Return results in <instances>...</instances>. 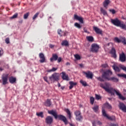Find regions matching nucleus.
I'll return each mask as SVG.
<instances>
[{
	"instance_id": "nucleus-57",
	"label": "nucleus",
	"mask_w": 126,
	"mask_h": 126,
	"mask_svg": "<svg viewBox=\"0 0 126 126\" xmlns=\"http://www.w3.org/2000/svg\"><path fill=\"white\" fill-rule=\"evenodd\" d=\"M3 51L2 50H0V56H1V55H2V53H3Z\"/></svg>"
},
{
	"instance_id": "nucleus-15",
	"label": "nucleus",
	"mask_w": 126,
	"mask_h": 126,
	"mask_svg": "<svg viewBox=\"0 0 126 126\" xmlns=\"http://www.w3.org/2000/svg\"><path fill=\"white\" fill-rule=\"evenodd\" d=\"M74 19H76V20H78L80 22V23L83 24V18L81 17L78 16L76 14L74 15Z\"/></svg>"
},
{
	"instance_id": "nucleus-8",
	"label": "nucleus",
	"mask_w": 126,
	"mask_h": 126,
	"mask_svg": "<svg viewBox=\"0 0 126 126\" xmlns=\"http://www.w3.org/2000/svg\"><path fill=\"white\" fill-rule=\"evenodd\" d=\"M83 73H84V74H85L86 77H87V78H88V79H92L94 75L93 74V73H92V72L90 71H87V72L84 71L83 72Z\"/></svg>"
},
{
	"instance_id": "nucleus-44",
	"label": "nucleus",
	"mask_w": 126,
	"mask_h": 126,
	"mask_svg": "<svg viewBox=\"0 0 126 126\" xmlns=\"http://www.w3.org/2000/svg\"><path fill=\"white\" fill-rule=\"evenodd\" d=\"M74 25L76 27H77V28H79V29H80V28H81V26H80V25L78 24V23H75Z\"/></svg>"
},
{
	"instance_id": "nucleus-13",
	"label": "nucleus",
	"mask_w": 126,
	"mask_h": 126,
	"mask_svg": "<svg viewBox=\"0 0 126 126\" xmlns=\"http://www.w3.org/2000/svg\"><path fill=\"white\" fill-rule=\"evenodd\" d=\"M48 114H50V115H53V117H54L55 119L56 120L58 119V112L56 111H54L53 110L48 111Z\"/></svg>"
},
{
	"instance_id": "nucleus-25",
	"label": "nucleus",
	"mask_w": 126,
	"mask_h": 126,
	"mask_svg": "<svg viewBox=\"0 0 126 126\" xmlns=\"http://www.w3.org/2000/svg\"><path fill=\"white\" fill-rule=\"evenodd\" d=\"M52 105V103H51V100L50 99H47V100L44 102V105L46 107H50Z\"/></svg>"
},
{
	"instance_id": "nucleus-52",
	"label": "nucleus",
	"mask_w": 126,
	"mask_h": 126,
	"mask_svg": "<svg viewBox=\"0 0 126 126\" xmlns=\"http://www.w3.org/2000/svg\"><path fill=\"white\" fill-rule=\"evenodd\" d=\"M108 66V64H104L102 65V67H103L104 68H106Z\"/></svg>"
},
{
	"instance_id": "nucleus-46",
	"label": "nucleus",
	"mask_w": 126,
	"mask_h": 126,
	"mask_svg": "<svg viewBox=\"0 0 126 126\" xmlns=\"http://www.w3.org/2000/svg\"><path fill=\"white\" fill-rule=\"evenodd\" d=\"M115 42H117V43H121V39H119L118 37H115L114 39Z\"/></svg>"
},
{
	"instance_id": "nucleus-10",
	"label": "nucleus",
	"mask_w": 126,
	"mask_h": 126,
	"mask_svg": "<svg viewBox=\"0 0 126 126\" xmlns=\"http://www.w3.org/2000/svg\"><path fill=\"white\" fill-rule=\"evenodd\" d=\"M119 61L122 63H125L126 61V54L124 52L120 54L119 55Z\"/></svg>"
},
{
	"instance_id": "nucleus-53",
	"label": "nucleus",
	"mask_w": 126,
	"mask_h": 126,
	"mask_svg": "<svg viewBox=\"0 0 126 126\" xmlns=\"http://www.w3.org/2000/svg\"><path fill=\"white\" fill-rule=\"evenodd\" d=\"M97 125H98V126H102V122H100V121H97Z\"/></svg>"
},
{
	"instance_id": "nucleus-28",
	"label": "nucleus",
	"mask_w": 126,
	"mask_h": 126,
	"mask_svg": "<svg viewBox=\"0 0 126 126\" xmlns=\"http://www.w3.org/2000/svg\"><path fill=\"white\" fill-rule=\"evenodd\" d=\"M61 45L62 46H65V47H68V46H69L68 41L67 40H64L62 42Z\"/></svg>"
},
{
	"instance_id": "nucleus-41",
	"label": "nucleus",
	"mask_w": 126,
	"mask_h": 126,
	"mask_svg": "<svg viewBox=\"0 0 126 126\" xmlns=\"http://www.w3.org/2000/svg\"><path fill=\"white\" fill-rule=\"evenodd\" d=\"M74 57L75 58L76 60H77L78 61H79L81 59L80 56H79V55L78 54H75L74 55Z\"/></svg>"
},
{
	"instance_id": "nucleus-7",
	"label": "nucleus",
	"mask_w": 126,
	"mask_h": 126,
	"mask_svg": "<svg viewBox=\"0 0 126 126\" xmlns=\"http://www.w3.org/2000/svg\"><path fill=\"white\" fill-rule=\"evenodd\" d=\"M102 115L104 117H105L106 118H107L108 120H110V121H115L116 117L115 116H112V117H109L107 115V113H106V111H105V109H102Z\"/></svg>"
},
{
	"instance_id": "nucleus-61",
	"label": "nucleus",
	"mask_w": 126,
	"mask_h": 126,
	"mask_svg": "<svg viewBox=\"0 0 126 126\" xmlns=\"http://www.w3.org/2000/svg\"><path fill=\"white\" fill-rule=\"evenodd\" d=\"M22 22H23V20H21L19 22V23H22Z\"/></svg>"
},
{
	"instance_id": "nucleus-55",
	"label": "nucleus",
	"mask_w": 126,
	"mask_h": 126,
	"mask_svg": "<svg viewBox=\"0 0 126 126\" xmlns=\"http://www.w3.org/2000/svg\"><path fill=\"white\" fill-rule=\"evenodd\" d=\"M49 46H50V48H51V49H53V48H54V47H55V45H54L53 44H50Z\"/></svg>"
},
{
	"instance_id": "nucleus-9",
	"label": "nucleus",
	"mask_w": 126,
	"mask_h": 126,
	"mask_svg": "<svg viewBox=\"0 0 126 126\" xmlns=\"http://www.w3.org/2000/svg\"><path fill=\"white\" fill-rule=\"evenodd\" d=\"M53 122H54V119L52 116H47L45 119V123L47 125H52Z\"/></svg>"
},
{
	"instance_id": "nucleus-16",
	"label": "nucleus",
	"mask_w": 126,
	"mask_h": 126,
	"mask_svg": "<svg viewBox=\"0 0 126 126\" xmlns=\"http://www.w3.org/2000/svg\"><path fill=\"white\" fill-rule=\"evenodd\" d=\"M62 78L63 79V80H66V81H68V80H69L68 75L66 74L64 72H62Z\"/></svg>"
},
{
	"instance_id": "nucleus-60",
	"label": "nucleus",
	"mask_w": 126,
	"mask_h": 126,
	"mask_svg": "<svg viewBox=\"0 0 126 126\" xmlns=\"http://www.w3.org/2000/svg\"><path fill=\"white\" fill-rule=\"evenodd\" d=\"M61 89L63 90V89H64V87H61Z\"/></svg>"
},
{
	"instance_id": "nucleus-37",
	"label": "nucleus",
	"mask_w": 126,
	"mask_h": 126,
	"mask_svg": "<svg viewBox=\"0 0 126 126\" xmlns=\"http://www.w3.org/2000/svg\"><path fill=\"white\" fill-rule=\"evenodd\" d=\"M117 75L119 77H124V78H126V74H118Z\"/></svg>"
},
{
	"instance_id": "nucleus-18",
	"label": "nucleus",
	"mask_w": 126,
	"mask_h": 126,
	"mask_svg": "<svg viewBox=\"0 0 126 126\" xmlns=\"http://www.w3.org/2000/svg\"><path fill=\"white\" fill-rule=\"evenodd\" d=\"M59 56L56 54H53L52 55V57L50 58V62L53 63L54 61H57Z\"/></svg>"
},
{
	"instance_id": "nucleus-32",
	"label": "nucleus",
	"mask_w": 126,
	"mask_h": 126,
	"mask_svg": "<svg viewBox=\"0 0 126 126\" xmlns=\"http://www.w3.org/2000/svg\"><path fill=\"white\" fill-rule=\"evenodd\" d=\"M80 82L83 85V86H84L85 87L88 86L87 85V83H86V82L85 81L81 80Z\"/></svg>"
},
{
	"instance_id": "nucleus-36",
	"label": "nucleus",
	"mask_w": 126,
	"mask_h": 126,
	"mask_svg": "<svg viewBox=\"0 0 126 126\" xmlns=\"http://www.w3.org/2000/svg\"><path fill=\"white\" fill-rule=\"evenodd\" d=\"M18 16V13H16L14 15H13V16L10 18V19H14L15 18H17Z\"/></svg>"
},
{
	"instance_id": "nucleus-40",
	"label": "nucleus",
	"mask_w": 126,
	"mask_h": 126,
	"mask_svg": "<svg viewBox=\"0 0 126 126\" xmlns=\"http://www.w3.org/2000/svg\"><path fill=\"white\" fill-rule=\"evenodd\" d=\"M39 13H40L37 12V13H36L35 14V15H34L33 16V17H32L33 20H35V19L38 17V16Z\"/></svg>"
},
{
	"instance_id": "nucleus-48",
	"label": "nucleus",
	"mask_w": 126,
	"mask_h": 126,
	"mask_svg": "<svg viewBox=\"0 0 126 126\" xmlns=\"http://www.w3.org/2000/svg\"><path fill=\"white\" fill-rule=\"evenodd\" d=\"M57 69H58V68L53 67L52 69L48 71V72H51V71H56V70H57Z\"/></svg>"
},
{
	"instance_id": "nucleus-11",
	"label": "nucleus",
	"mask_w": 126,
	"mask_h": 126,
	"mask_svg": "<svg viewBox=\"0 0 126 126\" xmlns=\"http://www.w3.org/2000/svg\"><path fill=\"white\" fill-rule=\"evenodd\" d=\"M57 119L58 120H60V121H63L65 125L67 124V120H66V118L65 117L63 116V115H60L57 116Z\"/></svg>"
},
{
	"instance_id": "nucleus-33",
	"label": "nucleus",
	"mask_w": 126,
	"mask_h": 126,
	"mask_svg": "<svg viewBox=\"0 0 126 126\" xmlns=\"http://www.w3.org/2000/svg\"><path fill=\"white\" fill-rule=\"evenodd\" d=\"M36 116H37V117H40V118H44V115H43V112L36 113Z\"/></svg>"
},
{
	"instance_id": "nucleus-64",
	"label": "nucleus",
	"mask_w": 126,
	"mask_h": 126,
	"mask_svg": "<svg viewBox=\"0 0 126 126\" xmlns=\"http://www.w3.org/2000/svg\"><path fill=\"white\" fill-rule=\"evenodd\" d=\"M103 71H104V70H103V69H101L100 70V72H103Z\"/></svg>"
},
{
	"instance_id": "nucleus-22",
	"label": "nucleus",
	"mask_w": 126,
	"mask_h": 126,
	"mask_svg": "<svg viewBox=\"0 0 126 126\" xmlns=\"http://www.w3.org/2000/svg\"><path fill=\"white\" fill-rule=\"evenodd\" d=\"M69 84L70 85V86L69 87V89H72L73 88L74 86H75V85H77V83L76 82H73L72 81H70L69 82Z\"/></svg>"
},
{
	"instance_id": "nucleus-27",
	"label": "nucleus",
	"mask_w": 126,
	"mask_h": 126,
	"mask_svg": "<svg viewBox=\"0 0 126 126\" xmlns=\"http://www.w3.org/2000/svg\"><path fill=\"white\" fill-rule=\"evenodd\" d=\"M122 42L124 45H126V39L125 37H120V42Z\"/></svg>"
},
{
	"instance_id": "nucleus-42",
	"label": "nucleus",
	"mask_w": 126,
	"mask_h": 126,
	"mask_svg": "<svg viewBox=\"0 0 126 126\" xmlns=\"http://www.w3.org/2000/svg\"><path fill=\"white\" fill-rule=\"evenodd\" d=\"M82 119V116L81 115L76 116V120L77 121H80Z\"/></svg>"
},
{
	"instance_id": "nucleus-20",
	"label": "nucleus",
	"mask_w": 126,
	"mask_h": 126,
	"mask_svg": "<svg viewBox=\"0 0 126 126\" xmlns=\"http://www.w3.org/2000/svg\"><path fill=\"white\" fill-rule=\"evenodd\" d=\"M110 2H111V1H110V0H105L103 2L104 7H105V8H108V6L109 5Z\"/></svg>"
},
{
	"instance_id": "nucleus-56",
	"label": "nucleus",
	"mask_w": 126,
	"mask_h": 126,
	"mask_svg": "<svg viewBox=\"0 0 126 126\" xmlns=\"http://www.w3.org/2000/svg\"><path fill=\"white\" fill-rule=\"evenodd\" d=\"M84 31L85 32V33H88V32H87V30L85 28H84Z\"/></svg>"
},
{
	"instance_id": "nucleus-62",
	"label": "nucleus",
	"mask_w": 126,
	"mask_h": 126,
	"mask_svg": "<svg viewBox=\"0 0 126 126\" xmlns=\"http://www.w3.org/2000/svg\"><path fill=\"white\" fill-rule=\"evenodd\" d=\"M58 87H61V84L60 83H58Z\"/></svg>"
},
{
	"instance_id": "nucleus-26",
	"label": "nucleus",
	"mask_w": 126,
	"mask_h": 126,
	"mask_svg": "<svg viewBox=\"0 0 126 126\" xmlns=\"http://www.w3.org/2000/svg\"><path fill=\"white\" fill-rule=\"evenodd\" d=\"M112 67L116 72H120L121 71V69H120V68H119L118 66L116 65H113L112 66Z\"/></svg>"
},
{
	"instance_id": "nucleus-29",
	"label": "nucleus",
	"mask_w": 126,
	"mask_h": 126,
	"mask_svg": "<svg viewBox=\"0 0 126 126\" xmlns=\"http://www.w3.org/2000/svg\"><path fill=\"white\" fill-rule=\"evenodd\" d=\"M93 110L95 112V113H97L99 110V106L96 105H94V107H93Z\"/></svg>"
},
{
	"instance_id": "nucleus-58",
	"label": "nucleus",
	"mask_w": 126,
	"mask_h": 126,
	"mask_svg": "<svg viewBox=\"0 0 126 126\" xmlns=\"http://www.w3.org/2000/svg\"><path fill=\"white\" fill-rule=\"evenodd\" d=\"M70 65V63H69L67 62V63H66V65Z\"/></svg>"
},
{
	"instance_id": "nucleus-3",
	"label": "nucleus",
	"mask_w": 126,
	"mask_h": 126,
	"mask_svg": "<svg viewBox=\"0 0 126 126\" xmlns=\"http://www.w3.org/2000/svg\"><path fill=\"white\" fill-rule=\"evenodd\" d=\"M111 23L115 26H117V27H120L121 29L123 30H126V25L124 23H122L121 20H119L118 18L115 19H111Z\"/></svg>"
},
{
	"instance_id": "nucleus-31",
	"label": "nucleus",
	"mask_w": 126,
	"mask_h": 126,
	"mask_svg": "<svg viewBox=\"0 0 126 126\" xmlns=\"http://www.w3.org/2000/svg\"><path fill=\"white\" fill-rule=\"evenodd\" d=\"M58 33L61 37L63 35V36H65V32H63L62 31V30H58Z\"/></svg>"
},
{
	"instance_id": "nucleus-14",
	"label": "nucleus",
	"mask_w": 126,
	"mask_h": 126,
	"mask_svg": "<svg viewBox=\"0 0 126 126\" xmlns=\"http://www.w3.org/2000/svg\"><path fill=\"white\" fill-rule=\"evenodd\" d=\"M119 107L120 109V110H122V111H123V112H125L126 113V106L124 103L120 102L119 105Z\"/></svg>"
},
{
	"instance_id": "nucleus-23",
	"label": "nucleus",
	"mask_w": 126,
	"mask_h": 126,
	"mask_svg": "<svg viewBox=\"0 0 126 126\" xmlns=\"http://www.w3.org/2000/svg\"><path fill=\"white\" fill-rule=\"evenodd\" d=\"M104 108H107V109H109V110H112V105L111 104H109L108 102H106L103 104Z\"/></svg>"
},
{
	"instance_id": "nucleus-4",
	"label": "nucleus",
	"mask_w": 126,
	"mask_h": 126,
	"mask_svg": "<svg viewBox=\"0 0 126 126\" xmlns=\"http://www.w3.org/2000/svg\"><path fill=\"white\" fill-rule=\"evenodd\" d=\"M50 81L55 82V81H59L60 80V74L58 73H54L49 77Z\"/></svg>"
},
{
	"instance_id": "nucleus-19",
	"label": "nucleus",
	"mask_w": 126,
	"mask_h": 126,
	"mask_svg": "<svg viewBox=\"0 0 126 126\" xmlns=\"http://www.w3.org/2000/svg\"><path fill=\"white\" fill-rule=\"evenodd\" d=\"M110 54H111L112 58H114V59L117 58V54H116V50L115 48H112L111 50L110 51Z\"/></svg>"
},
{
	"instance_id": "nucleus-1",
	"label": "nucleus",
	"mask_w": 126,
	"mask_h": 126,
	"mask_svg": "<svg viewBox=\"0 0 126 126\" xmlns=\"http://www.w3.org/2000/svg\"><path fill=\"white\" fill-rule=\"evenodd\" d=\"M99 86L101 87V88H103V89H104V90L106 91V92H108V93H109L111 94V95H112L114 96L115 95V92L117 96H118L119 99L120 100H122L123 101H124V100H126V97H125L123 95H122V94L120 93V92L119 91H117L115 89H113L112 87H111V84L109 83L105 82L104 84L100 83L99 84Z\"/></svg>"
},
{
	"instance_id": "nucleus-38",
	"label": "nucleus",
	"mask_w": 126,
	"mask_h": 126,
	"mask_svg": "<svg viewBox=\"0 0 126 126\" xmlns=\"http://www.w3.org/2000/svg\"><path fill=\"white\" fill-rule=\"evenodd\" d=\"M74 114L76 117L77 116H81V113L79 111H75Z\"/></svg>"
},
{
	"instance_id": "nucleus-6",
	"label": "nucleus",
	"mask_w": 126,
	"mask_h": 126,
	"mask_svg": "<svg viewBox=\"0 0 126 126\" xmlns=\"http://www.w3.org/2000/svg\"><path fill=\"white\" fill-rule=\"evenodd\" d=\"M91 51L93 53H98V50H99V45L98 44L94 43L91 45Z\"/></svg>"
},
{
	"instance_id": "nucleus-63",
	"label": "nucleus",
	"mask_w": 126,
	"mask_h": 126,
	"mask_svg": "<svg viewBox=\"0 0 126 126\" xmlns=\"http://www.w3.org/2000/svg\"><path fill=\"white\" fill-rule=\"evenodd\" d=\"M70 126H75L74 125L71 124H70Z\"/></svg>"
},
{
	"instance_id": "nucleus-34",
	"label": "nucleus",
	"mask_w": 126,
	"mask_h": 126,
	"mask_svg": "<svg viewBox=\"0 0 126 126\" xmlns=\"http://www.w3.org/2000/svg\"><path fill=\"white\" fill-rule=\"evenodd\" d=\"M100 11L103 14V15H107V11L103 9V8H100Z\"/></svg>"
},
{
	"instance_id": "nucleus-24",
	"label": "nucleus",
	"mask_w": 126,
	"mask_h": 126,
	"mask_svg": "<svg viewBox=\"0 0 126 126\" xmlns=\"http://www.w3.org/2000/svg\"><path fill=\"white\" fill-rule=\"evenodd\" d=\"M86 39L88 42H94V38L92 36H86Z\"/></svg>"
},
{
	"instance_id": "nucleus-30",
	"label": "nucleus",
	"mask_w": 126,
	"mask_h": 126,
	"mask_svg": "<svg viewBox=\"0 0 126 126\" xmlns=\"http://www.w3.org/2000/svg\"><path fill=\"white\" fill-rule=\"evenodd\" d=\"M65 112H66V113H67L69 119L70 120L71 118V113H70V111H69V110L68 109H65Z\"/></svg>"
},
{
	"instance_id": "nucleus-2",
	"label": "nucleus",
	"mask_w": 126,
	"mask_h": 126,
	"mask_svg": "<svg viewBox=\"0 0 126 126\" xmlns=\"http://www.w3.org/2000/svg\"><path fill=\"white\" fill-rule=\"evenodd\" d=\"M113 75V72L110 70H106L103 72L102 74L101 77H97V80L104 82L105 80H108V81H112L113 82H118L119 79L115 77L109 78L111 75Z\"/></svg>"
},
{
	"instance_id": "nucleus-17",
	"label": "nucleus",
	"mask_w": 126,
	"mask_h": 126,
	"mask_svg": "<svg viewBox=\"0 0 126 126\" xmlns=\"http://www.w3.org/2000/svg\"><path fill=\"white\" fill-rule=\"evenodd\" d=\"M93 29L97 34L102 35V33H103V31L98 28L97 27H93Z\"/></svg>"
},
{
	"instance_id": "nucleus-43",
	"label": "nucleus",
	"mask_w": 126,
	"mask_h": 126,
	"mask_svg": "<svg viewBox=\"0 0 126 126\" xmlns=\"http://www.w3.org/2000/svg\"><path fill=\"white\" fill-rule=\"evenodd\" d=\"M109 11L110 12H111L112 14H116V13L117 12V11L114 9H109Z\"/></svg>"
},
{
	"instance_id": "nucleus-35",
	"label": "nucleus",
	"mask_w": 126,
	"mask_h": 126,
	"mask_svg": "<svg viewBox=\"0 0 126 126\" xmlns=\"http://www.w3.org/2000/svg\"><path fill=\"white\" fill-rule=\"evenodd\" d=\"M30 15V12H27L26 14L24 15V19H27L28 18V16Z\"/></svg>"
},
{
	"instance_id": "nucleus-21",
	"label": "nucleus",
	"mask_w": 126,
	"mask_h": 126,
	"mask_svg": "<svg viewBox=\"0 0 126 126\" xmlns=\"http://www.w3.org/2000/svg\"><path fill=\"white\" fill-rule=\"evenodd\" d=\"M9 81L10 83H11V84H13V83H15L16 82V78L12 76L10 77L9 78Z\"/></svg>"
},
{
	"instance_id": "nucleus-54",
	"label": "nucleus",
	"mask_w": 126,
	"mask_h": 126,
	"mask_svg": "<svg viewBox=\"0 0 126 126\" xmlns=\"http://www.w3.org/2000/svg\"><path fill=\"white\" fill-rule=\"evenodd\" d=\"M110 126H119L118 124H111Z\"/></svg>"
},
{
	"instance_id": "nucleus-59",
	"label": "nucleus",
	"mask_w": 126,
	"mask_h": 126,
	"mask_svg": "<svg viewBox=\"0 0 126 126\" xmlns=\"http://www.w3.org/2000/svg\"><path fill=\"white\" fill-rule=\"evenodd\" d=\"M79 65H80V66H81V67H83V64H80Z\"/></svg>"
},
{
	"instance_id": "nucleus-51",
	"label": "nucleus",
	"mask_w": 126,
	"mask_h": 126,
	"mask_svg": "<svg viewBox=\"0 0 126 126\" xmlns=\"http://www.w3.org/2000/svg\"><path fill=\"white\" fill-rule=\"evenodd\" d=\"M57 61H58V63H61V62H62V58L61 57L58 58L57 59Z\"/></svg>"
},
{
	"instance_id": "nucleus-39",
	"label": "nucleus",
	"mask_w": 126,
	"mask_h": 126,
	"mask_svg": "<svg viewBox=\"0 0 126 126\" xmlns=\"http://www.w3.org/2000/svg\"><path fill=\"white\" fill-rule=\"evenodd\" d=\"M90 103L92 105H93V104H94V97H93V96H91L90 97Z\"/></svg>"
},
{
	"instance_id": "nucleus-50",
	"label": "nucleus",
	"mask_w": 126,
	"mask_h": 126,
	"mask_svg": "<svg viewBox=\"0 0 126 126\" xmlns=\"http://www.w3.org/2000/svg\"><path fill=\"white\" fill-rule=\"evenodd\" d=\"M43 79L47 82V83H49V81H48V77H43Z\"/></svg>"
},
{
	"instance_id": "nucleus-47",
	"label": "nucleus",
	"mask_w": 126,
	"mask_h": 126,
	"mask_svg": "<svg viewBox=\"0 0 126 126\" xmlns=\"http://www.w3.org/2000/svg\"><path fill=\"white\" fill-rule=\"evenodd\" d=\"M95 97H96V100H100V99H101V96L97 94H95Z\"/></svg>"
},
{
	"instance_id": "nucleus-49",
	"label": "nucleus",
	"mask_w": 126,
	"mask_h": 126,
	"mask_svg": "<svg viewBox=\"0 0 126 126\" xmlns=\"http://www.w3.org/2000/svg\"><path fill=\"white\" fill-rule=\"evenodd\" d=\"M5 43H6V44H9V38H6L5 40Z\"/></svg>"
},
{
	"instance_id": "nucleus-5",
	"label": "nucleus",
	"mask_w": 126,
	"mask_h": 126,
	"mask_svg": "<svg viewBox=\"0 0 126 126\" xmlns=\"http://www.w3.org/2000/svg\"><path fill=\"white\" fill-rule=\"evenodd\" d=\"M8 74H3L1 76L2 84V85H5L8 83Z\"/></svg>"
},
{
	"instance_id": "nucleus-45",
	"label": "nucleus",
	"mask_w": 126,
	"mask_h": 126,
	"mask_svg": "<svg viewBox=\"0 0 126 126\" xmlns=\"http://www.w3.org/2000/svg\"><path fill=\"white\" fill-rule=\"evenodd\" d=\"M120 68H121V69H123V70H124V71H126V67L125 66V65H121L120 66Z\"/></svg>"
},
{
	"instance_id": "nucleus-12",
	"label": "nucleus",
	"mask_w": 126,
	"mask_h": 126,
	"mask_svg": "<svg viewBox=\"0 0 126 126\" xmlns=\"http://www.w3.org/2000/svg\"><path fill=\"white\" fill-rule=\"evenodd\" d=\"M39 57L40 59L39 62L41 63H45L46 62V57H45L44 54L42 53H39Z\"/></svg>"
}]
</instances>
